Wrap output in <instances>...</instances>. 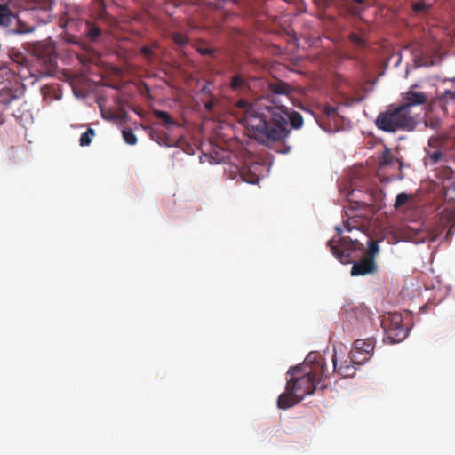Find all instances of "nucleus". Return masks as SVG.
<instances>
[{
	"label": "nucleus",
	"mask_w": 455,
	"mask_h": 455,
	"mask_svg": "<svg viewBox=\"0 0 455 455\" xmlns=\"http://www.w3.org/2000/svg\"><path fill=\"white\" fill-rule=\"evenodd\" d=\"M443 141L439 138H431L428 141V149H427V156L431 164H435L440 162L444 154L442 150Z\"/></svg>",
	"instance_id": "dca6fc26"
},
{
	"label": "nucleus",
	"mask_w": 455,
	"mask_h": 455,
	"mask_svg": "<svg viewBox=\"0 0 455 455\" xmlns=\"http://www.w3.org/2000/svg\"><path fill=\"white\" fill-rule=\"evenodd\" d=\"M266 105L264 100L248 107L246 100H240L238 106L244 108L241 122L256 140L263 144L282 141L290 133L289 125L299 129L303 125L302 116L288 108L277 105L274 99Z\"/></svg>",
	"instance_id": "f257e3e1"
},
{
	"label": "nucleus",
	"mask_w": 455,
	"mask_h": 455,
	"mask_svg": "<svg viewBox=\"0 0 455 455\" xmlns=\"http://www.w3.org/2000/svg\"><path fill=\"white\" fill-rule=\"evenodd\" d=\"M348 37L349 40L358 48L363 49L366 47L365 40L356 33H351Z\"/></svg>",
	"instance_id": "cd10ccee"
},
{
	"label": "nucleus",
	"mask_w": 455,
	"mask_h": 455,
	"mask_svg": "<svg viewBox=\"0 0 455 455\" xmlns=\"http://www.w3.org/2000/svg\"><path fill=\"white\" fill-rule=\"evenodd\" d=\"M336 231H337L338 236H340V235L342 233V229L340 228L337 227Z\"/></svg>",
	"instance_id": "37998d69"
},
{
	"label": "nucleus",
	"mask_w": 455,
	"mask_h": 455,
	"mask_svg": "<svg viewBox=\"0 0 455 455\" xmlns=\"http://www.w3.org/2000/svg\"><path fill=\"white\" fill-rule=\"evenodd\" d=\"M351 1L355 4H363L365 2V0H351Z\"/></svg>",
	"instance_id": "79ce46f5"
},
{
	"label": "nucleus",
	"mask_w": 455,
	"mask_h": 455,
	"mask_svg": "<svg viewBox=\"0 0 455 455\" xmlns=\"http://www.w3.org/2000/svg\"><path fill=\"white\" fill-rule=\"evenodd\" d=\"M381 327L390 344L399 343L408 335V329L403 324V316L400 313H391L385 316Z\"/></svg>",
	"instance_id": "6e6552de"
},
{
	"label": "nucleus",
	"mask_w": 455,
	"mask_h": 455,
	"mask_svg": "<svg viewBox=\"0 0 455 455\" xmlns=\"http://www.w3.org/2000/svg\"><path fill=\"white\" fill-rule=\"evenodd\" d=\"M331 361L333 364V371L338 372L343 378H351L355 374L356 369L355 365H358L355 363V360H352V353H349V355L347 359L340 361V364H339V358L337 351L334 349V353L331 356Z\"/></svg>",
	"instance_id": "ddd939ff"
},
{
	"label": "nucleus",
	"mask_w": 455,
	"mask_h": 455,
	"mask_svg": "<svg viewBox=\"0 0 455 455\" xmlns=\"http://www.w3.org/2000/svg\"><path fill=\"white\" fill-rule=\"evenodd\" d=\"M52 0H8L0 3V27L12 34L32 33L52 19Z\"/></svg>",
	"instance_id": "f03ea898"
},
{
	"label": "nucleus",
	"mask_w": 455,
	"mask_h": 455,
	"mask_svg": "<svg viewBox=\"0 0 455 455\" xmlns=\"http://www.w3.org/2000/svg\"><path fill=\"white\" fill-rule=\"evenodd\" d=\"M269 92H271L275 95H285L288 96L291 93L292 89L291 86L281 80H276L275 82L268 84Z\"/></svg>",
	"instance_id": "6ab92c4d"
},
{
	"label": "nucleus",
	"mask_w": 455,
	"mask_h": 455,
	"mask_svg": "<svg viewBox=\"0 0 455 455\" xmlns=\"http://www.w3.org/2000/svg\"><path fill=\"white\" fill-rule=\"evenodd\" d=\"M374 348V339H356L354 343V348L350 351L352 360H355L358 365L365 363L372 356Z\"/></svg>",
	"instance_id": "9d476101"
},
{
	"label": "nucleus",
	"mask_w": 455,
	"mask_h": 455,
	"mask_svg": "<svg viewBox=\"0 0 455 455\" xmlns=\"http://www.w3.org/2000/svg\"><path fill=\"white\" fill-rule=\"evenodd\" d=\"M150 138L160 145L168 147L172 145V141L170 140L169 135L163 131L152 130L150 132Z\"/></svg>",
	"instance_id": "412c9836"
},
{
	"label": "nucleus",
	"mask_w": 455,
	"mask_h": 455,
	"mask_svg": "<svg viewBox=\"0 0 455 455\" xmlns=\"http://www.w3.org/2000/svg\"><path fill=\"white\" fill-rule=\"evenodd\" d=\"M197 52L201 55H209V56H212L215 52V51L212 48H209V47H198Z\"/></svg>",
	"instance_id": "f704fd0d"
},
{
	"label": "nucleus",
	"mask_w": 455,
	"mask_h": 455,
	"mask_svg": "<svg viewBox=\"0 0 455 455\" xmlns=\"http://www.w3.org/2000/svg\"><path fill=\"white\" fill-rule=\"evenodd\" d=\"M171 37L176 44L180 45V46H183L188 43L187 36L178 33V32L172 33L171 35Z\"/></svg>",
	"instance_id": "c756f323"
},
{
	"label": "nucleus",
	"mask_w": 455,
	"mask_h": 455,
	"mask_svg": "<svg viewBox=\"0 0 455 455\" xmlns=\"http://www.w3.org/2000/svg\"><path fill=\"white\" fill-rule=\"evenodd\" d=\"M34 55L47 68H53L56 66V53L52 46L38 44L34 48Z\"/></svg>",
	"instance_id": "4468645a"
},
{
	"label": "nucleus",
	"mask_w": 455,
	"mask_h": 455,
	"mask_svg": "<svg viewBox=\"0 0 455 455\" xmlns=\"http://www.w3.org/2000/svg\"><path fill=\"white\" fill-rule=\"evenodd\" d=\"M347 216V220H346V229L347 231H352L353 229L358 228L361 226H363V223L361 220V216L354 215L349 216L347 212H346Z\"/></svg>",
	"instance_id": "b1692460"
},
{
	"label": "nucleus",
	"mask_w": 455,
	"mask_h": 455,
	"mask_svg": "<svg viewBox=\"0 0 455 455\" xmlns=\"http://www.w3.org/2000/svg\"><path fill=\"white\" fill-rule=\"evenodd\" d=\"M449 81L455 83V76L453 78H450Z\"/></svg>",
	"instance_id": "a18cd8bd"
},
{
	"label": "nucleus",
	"mask_w": 455,
	"mask_h": 455,
	"mask_svg": "<svg viewBox=\"0 0 455 455\" xmlns=\"http://www.w3.org/2000/svg\"><path fill=\"white\" fill-rule=\"evenodd\" d=\"M380 195L377 189L356 190L353 189L348 194V201L352 210H373L380 208L379 204Z\"/></svg>",
	"instance_id": "1a4fd4ad"
},
{
	"label": "nucleus",
	"mask_w": 455,
	"mask_h": 455,
	"mask_svg": "<svg viewBox=\"0 0 455 455\" xmlns=\"http://www.w3.org/2000/svg\"><path fill=\"white\" fill-rule=\"evenodd\" d=\"M337 108L331 105H324L323 107V112L329 117L334 116L337 114Z\"/></svg>",
	"instance_id": "2f4dec72"
},
{
	"label": "nucleus",
	"mask_w": 455,
	"mask_h": 455,
	"mask_svg": "<svg viewBox=\"0 0 455 455\" xmlns=\"http://www.w3.org/2000/svg\"><path fill=\"white\" fill-rule=\"evenodd\" d=\"M81 10L76 6L68 7L60 17V24L62 28L71 26L77 21L81 22L84 26V35L85 38L92 43H98L100 41L102 36V29L97 22L90 20H80Z\"/></svg>",
	"instance_id": "423d86ee"
},
{
	"label": "nucleus",
	"mask_w": 455,
	"mask_h": 455,
	"mask_svg": "<svg viewBox=\"0 0 455 455\" xmlns=\"http://www.w3.org/2000/svg\"><path fill=\"white\" fill-rule=\"evenodd\" d=\"M413 9L416 12H423L427 9V5L423 1H418L413 4Z\"/></svg>",
	"instance_id": "c9c22d12"
},
{
	"label": "nucleus",
	"mask_w": 455,
	"mask_h": 455,
	"mask_svg": "<svg viewBox=\"0 0 455 455\" xmlns=\"http://www.w3.org/2000/svg\"><path fill=\"white\" fill-rule=\"evenodd\" d=\"M379 252V246L378 241L371 240L368 243V248L365 251V256L368 259H371L372 260H376V256Z\"/></svg>",
	"instance_id": "393cba45"
},
{
	"label": "nucleus",
	"mask_w": 455,
	"mask_h": 455,
	"mask_svg": "<svg viewBox=\"0 0 455 455\" xmlns=\"http://www.w3.org/2000/svg\"><path fill=\"white\" fill-rule=\"evenodd\" d=\"M94 7L100 12L105 10V4L103 0H94Z\"/></svg>",
	"instance_id": "4c0bfd02"
},
{
	"label": "nucleus",
	"mask_w": 455,
	"mask_h": 455,
	"mask_svg": "<svg viewBox=\"0 0 455 455\" xmlns=\"http://www.w3.org/2000/svg\"><path fill=\"white\" fill-rule=\"evenodd\" d=\"M123 138L129 145H135L137 143V137L132 130H123Z\"/></svg>",
	"instance_id": "c85d7f7f"
},
{
	"label": "nucleus",
	"mask_w": 455,
	"mask_h": 455,
	"mask_svg": "<svg viewBox=\"0 0 455 455\" xmlns=\"http://www.w3.org/2000/svg\"><path fill=\"white\" fill-rule=\"evenodd\" d=\"M411 196L407 193H404V192L399 193L396 196V200L394 204V207L395 209L402 207L403 205L407 204V202L411 199Z\"/></svg>",
	"instance_id": "bb28decb"
},
{
	"label": "nucleus",
	"mask_w": 455,
	"mask_h": 455,
	"mask_svg": "<svg viewBox=\"0 0 455 455\" xmlns=\"http://www.w3.org/2000/svg\"><path fill=\"white\" fill-rule=\"evenodd\" d=\"M245 180L249 183H255L256 181L259 180V177L254 175L253 178L251 179H245Z\"/></svg>",
	"instance_id": "a19ab883"
},
{
	"label": "nucleus",
	"mask_w": 455,
	"mask_h": 455,
	"mask_svg": "<svg viewBox=\"0 0 455 455\" xmlns=\"http://www.w3.org/2000/svg\"><path fill=\"white\" fill-rule=\"evenodd\" d=\"M301 400L299 396L295 395L294 391L285 388V392L281 394L277 399V406L282 410H286L298 404Z\"/></svg>",
	"instance_id": "f3484780"
},
{
	"label": "nucleus",
	"mask_w": 455,
	"mask_h": 455,
	"mask_svg": "<svg viewBox=\"0 0 455 455\" xmlns=\"http://www.w3.org/2000/svg\"><path fill=\"white\" fill-rule=\"evenodd\" d=\"M230 87L235 92H243L248 88V84L243 76L236 74L230 81Z\"/></svg>",
	"instance_id": "4be33fe9"
},
{
	"label": "nucleus",
	"mask_w": 455,
	"mask_h": 455,
	"mask_svg": "<svg viewBox=\"0 0 455 455\" xmlns=\"http://www.w3.org/2000/svg\"><path fill=\"white\" fill-rule=\"evenodd\" d=\"M11 151H12V156H11V157L15 161V160H16L17 156L20 154V150H19L18 148H14V147H12V148H11ZM20 152H21L22 154H27V151H26V150H24V149H21V150H20Z\"/></svg>",
	"instance_id": "58836bf2"
},
{
	"label": "nucleus",
	"mask_w": 455,
	"mask_h": 455,
	"mask_svg": "<svg viewBox=\"0 0 455 455\" xmlns=\"http://www.w3.org/2000/svg\"><path fill=\"white\" fill-rule=\"evenodd\" d=\"M153 115L155 117L160 119L162 121V125L166 129H169L172 126H178L179 123L172 118V116L166 111L160 109H154Z\"/></svg>",
	"instance_id": "aec40b11"
},
{
	"label": "nucleus",
	"mask_w": 455,
	"mask_h": 455,
	"mask_svg": "<svg viewBox=\"0 0 455 455\" xmlns=\"http://www.w3.org/2000/svg\"><path fill=\"white\" fill-rule=\"evenodd\" d=\"M212 103H208L205 105L206 108L211 109L212 108Z\"/></svg>",
	"instance_id": "c03bdc74"
},
{
	"label": "nucleus",
	"mask_w": 455,
	"mask_h": 455,
	"mask_svg": "<svg viewBox=\"0 0 455 455\" xmlns=\"http://www.w3.org/2000/svg\"><path fill=\"white\" fill-rule=\"evenodd\" d=\"M95 135V132L92 128H88L87 131L84 133H82L79 142L80 145L84 147L91 144L93 136Z\"/></svg>",
	"instance_id": "a878e982"
},
{
	"label": "nucleus",
	"mask_w": 455,
	"mask_h": 455,
	"mask_svg": "<svg viewBox=\"0 0 455 455\" xmlns=\"http://www.w3.org/2000/svg\"><path fill=\"white\" fill-rule=\"evenodd\" d=\"M379 164L382 167L383 166L397 167L398 170H401L403 165L402 161H400V159L393 156L389 148H385V150L382 152L381 156L379 158Z\"/></svg>",
	"instance_id": "a211bd4d"
},
{
	"label": "nucleus",
	"mask_w": 455,
	"mask_h": 455,
	"mask_svg": "<svg viewBox=\"0 0 455 455\" xmlns=\"http://www.w3.org/2000/svg\"><path fill=\"white\" fill-rule=\"evenodd\" d=\"M418 84H413L410 89L402 94L404 102L401 106L406 107V110L410 113H413V108L416 106L424 105L427 101V95L422 92H416L415 88Z\"/></svg>",
	"instance_id": "9b49d317"
},
{
	"label": "nucleus",
	"mask_w": 455,
	"mask_h": 455,
	"mask_svg": "<svg viewBox=\"0 0 455 455\" xmlns=\"http://www.w3.org/2000/svg\"><path fill=\"white\" fill-rule=\"evenodd\" d=\"M0 104L9 106L10 104L21 101V108L13 110L12 113L17 119H24L31 116L28 105L22 100L25 92V86L20 83L15 72L7 66L0 67Z\"/></svg>",
	"instance_id": "7ed1b4c3"
},
{
	"label": "nucleus",
	"mask_w": 455,
	"mask_h": 455,
	"mask_svg": "<svg viewBox=\"0 0 455 455\" xmlns=\"http://www.w3.org/2000/svg\"><path fill=\"white\" fill-rule=\"evenodd\" d=\"M302 370L308 371H316L317 374L327 378L329 375L328 371L325 367V362L323 357L318 352H311L309 353L304 362Z\"/></svg>",
	"instance_id": "f8f14e48"
},
{
	"label": "nucleus",
	"mask_w": 455,
	"mask_h": 455,
	"mask_svg": "<svg viewBox=\"0 0 455 455\" xmlns=\"http://www.w3.org/2000/svg\"><path fill=\"white\" fill-rule=\"evenodd\" d=\"M156 46H157V44H156V43H155V44H153V47H156Z\"/></svg>",
	"instance_id": "49530a36"
},
{
	"label": "nucleus",
	"mask_w": 455,
	"mask_h": 455,
	"mask_svg": "<svg viewBox=\"0 0 455 455\" xmlns=\"http://www.w3.org/2000/svg\"><path fill=\"white\" fill-rule=\"evenodd\" d=\"M363 11V8L360 5H349L347 7V12L354 16L361 15Z\"/></svg>",
	"instance_id": "473e14b6"
},
{
	"label": "nucleus",
	"mask_w": 455,
	"mask_h": 455,
	"mask_svg": "<svg viewBox=\"0 0 455 455\" xmlns=\"http://www.w3.org/2000/svg\"><path fill=\"white\" fill-rule=\"evenodd\" d=\"M333 240L329 241V246L332 254L342 263H351L352 259L355 258V253L363 249V244L358 240H352L349 237H340L338 240V244Z\"/></svg>",
	"instance_id": "0eeeda50"
},
{
	"label": "nucleus",
	"mask_w": 455,
	"mask_h": 455,
	"mask_svg": "<svg viewBox=\"0 0 455 455\" xmlns=\"http://www.w3.org/2000/svg\"><path fill=\"white\" fill-rule=\"evenodd\" d=\"M449 220L453 221V225H455V209L451 211L449 214Z\"/></svg>",
	"instance_id": "ea45409f"
},
{
	"label": "nucleus",
	"mask_w": 455,
	"mask_h": 455,
	"mask_svg": "<svg viewBox=\"0 0 455 455\" xmlns=\"http://www.w3.org/2000/svg\"><path fill=\"white\" fill-rule=\"evenodd\" d=\"M454 174V171L448 166H441L435 170V177L442 180L451 181Z\"/></svg>",
	"instance_id": "5701e85b"
},
{
	"label": "nucleus",
	"mask_w": 455,
	"mask_h": 455,
	"mask_svg": "<svg viewBox=\"0 0 455 455\" xmlns=\"http://www.w3.org/2000/svg\"><path fill=\"white\" fill-rule=\"evenodd\" d=\"M439 100L447 102L449 100H455V91L446 90L439 96Z\"/></svg>",
	"instance_id": "7c9ffc66"
},
{
	"label": "nucleus",
	"mask_w": 455,
	"mask_h": 455,
	"mask_svg": "<svg viewBox=\"0 0 455 455\" xmlns=\"http://www.w3.org/2000/svg\"><path fill=\"white\" fill-rule=\"evenodd\" d=\"M302 369L303 367L300 365L290 368L288 374L291 375V379L286 383V389L294 391L295 395L300 399L313 394L316 388V384L324 378L317 374L316 371H308Z\"/></svg>",
	"instance_id": "39448f33"
},
{
	"label": "nucleus",
	"mask_w": 455,
	"mask_h": 455,
	"mask_svg": "<svg viewBox=\"0 0 455 455\" xmlns=\"http://www.w3.org/2000/svg\"><path fill=\"white\" fill-rule=\"evenodd\" d=\"M378 269L376 260L363 257L360 260L355 262L351 268V275H366L374 274Z\"/></svg>",
	"instance_id": "2eb2a0df"
},
{
	"label": "nucleus",
	"mask_w": 455,
	"mask_h": 455,
	"mask_svg": "<svg viewBox=\"0 0 455 455\" xmlns=\"http://www.w3.org/2000/svg\"><path fill=\"white\" fill-rule=\"evenodd\" d=\"M140 52L148 60H150L154 55L153 47L149 46L141 47Z\"/></svg>",
	"instance_id": "72a5a7b5"
},
{
	"label": "nucleus",
	"mask_w": 455,
	"mask_h": 455,
	"mask_svg": "<svg viewBox=\"0 0 455 455\" xmlns=\"http://www.w3.org/2000/svg\"><path fill=\"white\" fill-rule=\"evenodd\" d=\"M443 189L445 190V194L448 196L450 194L455 196V181L451 182L448 185H443Z\"/></svg>",
	"instance_id": "e433bc0d"
},
{
	"label": "nucleus",
	"mask_w": 455,
	"mask_h": 455,
	"mask_svg": "<svg viewBox=\"0 0 455 455\" xmlns=\"http://www.w3.org/2000/svg\"><path fill=\"white\" fill-rule=\"evenodd\" d=\"M417 124V116L410 113L406 110V107L401 105L379 114L376 119L377 127L387 132L412 131Z\"/></svg>",
	"instance_id": "20e7f679"
}]
</instances>
